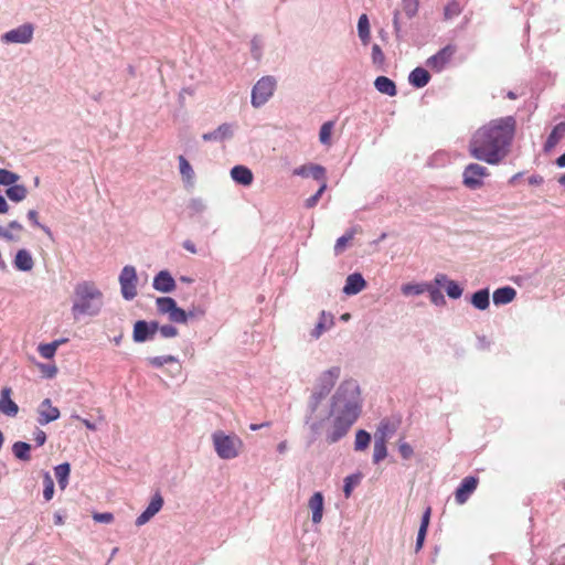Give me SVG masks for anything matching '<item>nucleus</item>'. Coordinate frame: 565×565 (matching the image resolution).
<instances>
[{
	"mask_svg": "<svg viewBox=\"0 0 565 565\" xmlns=\"http://www.w3.org/2000/svg\"><path fill=\"white\" fill-rule=\"evenodd\" d=\"M75 299L72 306L74 318L79 316L95 317L99 315L103 305V292L92 281H82L75 286Z\"/></svg>",
	"mask_w": 565,
	"mask_h": 565,
	"instance_id": "nucleus-3",
	"label": "nucleus"
},
{
	"mask_svg": "<svg viewBox=\"0 0 565 565\" xmlns=\"http://www.w3.org/2000/svg\"><path fill=\"white\" fill-rule=\"evenodd\" d=\"M168 318L172 323H180V324L186 323L185 310L180 307H177L174 310H172L171 313L168 316Z\"/></svg>",
	"mask_w": 565,
	"mask_h": 565,
	"instance_id": "nucleus-52",
	"label": "nucleus"
},
{
	"mask_svg": "<svg viewBox=\"0 0 565 565\" xmlns=\"http://www.w3.org/2000/svg\"><path fill=\"white\" fill-rule=\"evenodd\" d=\"M428 282H422V284H404L401 287V291L404 296H419L424 294L427 290Z\"/></svg>",
	"mask_w": 565,
	"mask_h": 565,
	"instance_id": "nucleus-39",
	"label": "nucleus"
},
{
	"mask_svg": "<svg viewBox=\"0 0 565 565\" xmlns=\"http://www.w3.org/2000/svg\"><path fill=\"white\" fill-rule=\"evenodd\" d=\"M515 296H516V291L513 287L504 286V287H500L493 291L492 299H493L494 305L502 306V305H508L511 301H513Z\"/></svg>",
	"mask_w": 565,
	"mask_h": 565,
	"instance_id": "nucleus-27",
	"label": "nucleus"
},
{
	"mask_svg": "<svg viewBox=\"0 0 565 565\" xmlns=\"http://www.w3.org/2000/svg\"><path fill=\"white\" fill-rule=\"evenodd\" d=\"M6 195L10 201L18 203L26 198L28 190L23 184L14 183L7 188Z\"/></svg>",
	"mask_w": 565,
	"mask_h": 565,
	"instance_id": "nucleus-32",
	"label": "nucleus"
},
{
	"mask_svg": "<svg viewBox=\"0 0 565 565\" xmlns=\"http://www.w3.org/2000/svg\"><path fill=\"white\" fill-rule=\"evenodd\" d=\"M137 271L131 265H126L119 275L120 291L125 300H132L137 296Z\"/></svg>",
	"mask_w": 565,
	"mask_h": 565,
	"instance_id": "nucleus-8",
	"label": "nucleus"
},
{
	"mask_svg": "<svg viewBox=\"0 0 565 565\" xmlns=\"http://www.w3.org/2000/svg\"><path fill=\"white\" fill-rule=\"evenodd\" d=\"M60 414L58 408L52 405L51 399L45 398L39 406L38 423L42 426L47 425L51 422L56 420L60 417Z\"/></svg>",
	"mask_w": 565,
	"mask_h": 565,
	"instance_id": "nucleus-15",
	"label": "nucleus"
},
{
	"mask_svg": "<svg viewBox=\"0 0 565 565\" xmlns=\"http://www.w3.org/2000/svg\"><path fill=\"white\" fill-rule=\"evenodd\" d=\"M34 26L31 23H24L1 35L3 43L28 44L33 39Z\"/></svg>",
	"mask_w": 565,
	"mask_h": 565,
	"instance_id": "nucleus-10",
	"label": "nucleus"
},
{
	"mask_svg": "<svg viewBox=\"0 0 565 565\" xmlns=\"http://www.w3.org/2000/svg\"><path fill=\"white\" fill-rule=\"evenodd\" d=\"M186 313V322L192 318H199L203 317L205 315V311L201 307H192L190 310H185Z\"/></svg>",
	"mask_w": 565,
	"mask_h": 565,
	"instance_id": "nucleus-61",
	"label": "nucleus"
},
{
	"mask_svg": "<svg viewBox=\"0 0 565 565\" xmlns=\"http://www.w3.org/2000/svg\"><path fill=\"white\" fill-rule=\"evenodd\" d=\"M43 497L46 501H50L54 494V481L50 475V472L45 471L43 473Z\"/></svg>",
	"mask_w": 565,
	"mask_h": 565,
	"instance_id": "nucleus-47",
	"label": "nucleus"
},
{
	"mask_svg": "<svg viewBox=\"0 0 565 565\" xmlns=\"http://www.w3.org/2000/svg\"><path fill=\"white\" fill-rule=\"evenodd\" d=\"M163 498L159 491H157L147 505V508L142 511V513L137 516L135 524L137 526L145 525L148 523L163 507Z\"/></svg>",
	"mask_w": 565,
	"mask_h": 565,
	"instance_id": "nucleus-12",
	"label": "nucleus"
},
{
	"mask_svg": "<svg viewBox=\"0 0 565 565\" xmlns=\"http://www.w3.org/2000/svg\"><path fill=\"white\" fill-rule=\"evenodd\" d=\"M334 128V122L329 120L322 124L319 131V141L324 146L331 145V135Z\"/></svg>",
	"mask_w": 565,
	"mask_h": 565,
	"instance_id": "nucleus-41",
	"label": "nucleus"
},
{
	"mask_svg": "<svg viewBox=\"0 0 565 565\" xmlns=\"http://www.w3.org/2000/svg\"><path fill=\"white\" fill-rule=\"evenodd\" d=\"M31 445L25 441H15L12 445V452L14 457L21 461H29L31 459Z\"/></svg>",
	"mask_w": 565,
	"mask_h": 565,
	"instance_id": "nucleus-34",
	"label": "nucleus"
},
{
	"mask_svg": "<svg viewBox=\"0 0 565 565\" xmlns=\"http://www.w3.org/2000/svg\"><path fill=\"white\" fill-rule=\"evenodd\" d=\"M29 221L36 227H41L43 231L50 233V230L43 225L40 224L38 212L35 210H30L26 214Z\"/></svg>",
	"mask_w": 565,
	"mask_h": 565,
	"instance_id": "nucleus-59",
	"label": "nucleus"
},
{
	"mask_svg": "<svg viewBox=\"0 0 565 565\" xmlns=\"http://www.w3.org/2000/svg\"><path fill=\"white\" fill-rule=\"evenodd\" d=\"M152 287L160 292L169 294L175 289V280L168 270H161L154 276Z\"/></svg>",
	"mask_w": 565,
	"mask_h": 565,
	"instance_id": "nucleus-18",
	"label": "nucleus"
},
{
	"mask_svg": "<svg viewBox=\"0 0 565 565\" xmlns=\"http://www.w3.org/2000/svg\"><path fill=\"white\" fill-rule=\"evenodd\" d=\"M396 431V426L391 423L388 419L381 420L377 430L375 433L374 439L376 437H382L384 441L387 443V439L391 438Z\"/></svg>",
	"mask_w": 565,
	"mask_h": 565,
	"instance_id": "nucleus-36",
	"label": "nucleus"
},
{
	"mask_svg": "<svg viewBox=\"0 0 565 565\" xmlns=\"http://www.w3.org/2000/svg\"><path fill=\"white\" fill-rule=\"evenodd\" d=\"M398 451L402 458L405 460L411 459L412 456L414 455L413 447L408 443L402 440L398 443Z\"/></svg>",
	"mask_w": 565,
	"mask_h": 565,
	"instance_id": "nucleus-56",
	"label": "nucleus"
},
{
	"mask_svg": "<svg viewBox=\"0 0 565 565\" xmlns=\"http://www.w3.org/2000/svg\"><path fill=\"white\" fill-rule=\"evenodd\" d=\"M157 310L160 315H170L178 305L177 301L171 297H159L156 300Z\"/></svg>",
	"mask_w": 565,
	"mask_h": 565,
	"instance_id": "nucleus-37",
	"label": "nucleus"
},
{
	"mask_svg": "<svg viewBox=\"0 0 565 565\" xmlns=\"http://www.w3.org/2000/svg\"><path fill=\"white\" fill-rule=\"evenodd\" d=\"M309 508L312 511L311 520L315 524H318L322 520L324 498L321 492H315L308 502Z\"/></svg>",
	"mask_w": 565,
	"mask_h": 565,
	"instance_id": "nucleus-22",
	"label": "nucleus"
},
{
	"mask_svg": "<svg viewBox=\"0 0 565 565\" xmlns=\"http://www.w3.org/2000/svg\"><path fill=\"white\" fill-rule=\"evenodd\" d=\"M403 10L412 19L418 11V0H402Z\"/></svg>",
	"mask_w": 565,
	"mask_h": 565,
	"instance_id": "nucleus-53",
	"label": "nucleus"
},
{
	"mask_svg": "<svg viewBox=\"0 0 565 565\" xmlns=\"http://www.w3.org/2000/svg\"><path fill=\"white\" fill-rule=\"evenodd\" d=\"M427 531L418 529L417 537H416V544H415V552H419L423 548L425 539H426Z\"/></svg>",
	"mask_w": 565,
	"mask_h": 565,
	"instance_id": "nucleus-62",
	"label": "nucleus"
},
{
	"mask_svg": "<svg viewBox=\"0 0 565 565\" xmlns=\"http://www.w3.org/2000/svg\"><path fill=\"white\" fill-rule=\"evenodd\" d=\"M20 180V175L7 170L0 169V185L10 186Z\"/></svg>",
	"mask_w": 565,
	"mask_h": 565,
	"instance_id": "nucleus-46",
	"label": "nucleus"
},
{
	"mask_svg": "<svg viewBox=\"0 0 565 565\" xmlns=\"http://www.w3.org/2000/svg\"><path fill=\"white\" fill-rule=\"evenodd\" d=\"M56 350L57 349L55 347V343H53V342L42 343L38 348L39 353L44 359H52V358H54V355L56 353Z\"/></svg>",
	"mask_w": 565,
	"mask_h": 565,
	"instance_id": "nucleus-51",
	"label": "nucleus"
},
{
	"mask_svg": "<svg viewBox=\"0 0 565 565\" xmlns=\"http://www.w3.org/2000/svg\"><path fill=\"white\" fill-rule=\"evenodd\" d=\"M471 305L479 310H486L490 305V292L488 288L479 289L471 296Z\"/></svg>",
	"mask_w": 565,
	"mask_h": 565,
	"instance_id": "nucleus-30",
	"label": "nucleus"
},
{
	"mask_svg": "<svg viewBox=\"0 0 565 565\" xmlns=\"http://www.w3.org/2000/svg\"><path fill=\"white\" fill-rule=\"evenodd\" d=\"M234 135L233 125L228 122H224L220 125L213 131H209L202 135V139L204 141H216L221 142L227 139H231Z\"/></svg>",
	"mask_w": 565,
	"mask_h": 565,
	"instance_id": "nucleus-19",
	"label": "nucleus"
},
{
	"mask_svg": "<svg viewBox=\"0 0 565 565\" xmlns=\"http://www.w3.org/2000/svg\"><path fill=\"white\" fill-rule=\"evenodd\" d=\"M179 169L185 185L193 186L195 173L190 162L183 156H179Z\"/></svg>",
	"mask_w": 565,
	"mask_h": 565,
	"instance_id": "nucleus-29",
	"label": "nucleus"
},
{
	"mask_svg": "<svg viewBox=\"0 0 565 565\" xmlns=\"http://www.w3.org/2000/svg\"><path fill=\"white\" fill-rule=\"evenodd\" d=\"M352 238H353L352 232L347 233V234L342 235L341 237H339L334 244L335 254H340L344 249L347 243L349 241H351Z\"/></svg>",
	"mask_w": 565,
	"mask_h": 565,
	"instance_id": "nucleus-55",
	"label": "nucleus"
},
{
	"mask_svg": "<svg viewBox=\"0 0 565 565\" xmlns=\"http://www.w3.org/2000/svg\"><path fill=\"white\" fill-rule=\"evenodd\" d=\"M55 478L57 480L58 487L64 490L68 484V478L71 473V465L68 462H63L57 465L54 468Z\"/></svg>",
	"mask_w": 565,
	"mask_h": 565,
	"instance_id": "nucleus-31",
	"label": "nucleus"
},
{
	"mask_svg": "<svg viewBox=\"0 0 565 565\" xmlns=\"http://www.w3.org/2000/svg\"><path fill=\"white\" fill-rule=\"evenodd\" d=\"M361 481L360 473H353L344 478L343 493L345 498H350L355 486Z\"/></svg>",
	"mask_w": 565,
	"mask_h": 565,
	"instance_id": "nucleus-45",
	"label": "nucleus"
},
{
	"mask_svg": "<svg viewBox=\"0 0 565 565\" xmlns=\"http://www.w3.org/2000/svg\"><path fill=\"white\" fill-rule=\"evenodd\" d=\"M158 331L160 332L161 337L164 339L175 338L179 334L178 328L173 324H159Z\"/></svg>",
	"mask_w": 565,
	"mask_h": 565,
	"instance_id": "nucleus-54",
	"label": "nucleus"
},
{
	"mask_svg": "<svg viewBox=\"0 0 565 565\" xmlns=\"http://www.w3.org/2000/svg\"><path fill=\"white\" fill-rule=\"evenodd\" d=\"M565 136V121L558 122L554 126L552 131L550 132L545 143L544 151L550 152L556 145L561 141V139Z\"/></svg>",
	"mask_w": 565,
	"mask_h": 565,
	"instance_id": "nucleus-26",
	"label": "nucleus"
},
{
	"mask_svg": "<svg viewBox=\"0 0 565 565\" xmlns=\"http://www.w3.org/2000/svg\"><path fill=\"white\" fill-rule=\"evenodd\" d=\"M479 479L475 476L463 478L456 489L455 500L458 504H463L478 487Z\"/></svg>",
	"mask_w": 565,
	"mask_h": 565,
	"instance_id": "nucleus-13",
	"label": "nucleus"
},
{
	"mask_svg": "<svg viewBox=\"0 0 565 565\" xmlns=\"http://www.w3.org/2000/svg\"><path fill=\"white\" fill-rule=\"evenodd\" d=\"M13 265L18 270L30 271L34 266L31 253L24 248L19 249L14 256Z\"/></svg>",
	"mask_w": 565,
	"mask_h": 565,
	"instance_id": "nucleus-25",
	"label": "nucleus"
},
{
	"mask_svg": "<svg viewBox=\"0 0 565 565\" xmlns=\"http://www.w3.org/2000/svg\"><path fill=\"white\" fill-rule=\"evenodd\" d=\"M490 172L488 168L472 162L465 167L462 172V184L471 190L476 191L483 186L484 182L483 179L489 177Z\"/></svg>",
	"mask_w": 565,
	"mask_h": 565,
	"instance_id": "nucleus-7",
	"label": "nucleus"
},
{
	"mask_svg": "<svg viewBox=\"0 0 565 565\" xmlns=\"http://www.w3.org/2000/svg\"><path fill=\"white\" fill-rule=\"evenodd\" d=\"M46 434L42 429L36 428L34 431V441L36 446H43L46 441Z\"/></svg>",
	"mask_w": 565,
	"mask_h": 565,
	"instance_id": "nucleus-64",
	"label": "nucleus"
},
{
	"mask_svg": "<svg viewBox=\"0 0 565 565\" xmlns=\"http://www.w3.org/2000/svg\"><path fill=\"white\" fill-rule=\"evenodd\" d=\"M340 375L341 367L331 366L318 376L307 404L308 415L306 417V424H309L312 415L318 411L321 402L330 394Z\"/></svg>",
	"mask_w": 565,
	"mask_h": 565,
	"instance_id": "nucleus-4",
	"label": "nucleus"
},
{
	"mask_svg": "<svg viewBox=\"0 0 565 565\" xmlns=\"http://www.w3.org/2000/svg\"><path fill=\"white\" fill-rule=\"evenodd\" d=\"M40 369L46 379H53L57 373V367L54 364H40Z\"/></svg>",
	"mask_w": 565,
	"mask_h": 565,
	"instance_id": "nucleus-58",
	"label": "nucleus"
},
{
	"mask_svg": "<svg viewBox=\"0 0 565 565\" xmlns=\"http://www.w3.org/2000/svg\"><path fill=\"white\" fill-rule=\"evenodd\" d=\"M326 189H327V182L323 181L321 183V185L319 186L318 191L305 201V207H307V209L315 207L318 204V202H319L320 198L322 196L323 192L326 191Z\"/></svg>",
	"mask_w": 565,
	"mask_h": 565,
	"instance_id": "nucleus-49",
	"label": "nucleus"
},
{
	"mask_svg": "<svg viewBox=\"0 0 565 565\" xmlns=\"http://www.w3.org/2000/svg\"><path fill=\"white\" fill-rule=\"evenodd\" d=\"M326 172L327 171L324 167L316 163H310L295 168L292 174L301 178L312 177L315 180L321 181L322 183L323 181H326Z\"/></svg>",
	"mask_w": 565,
	"mask_h": 565,
	"instance_id": "nucleus-14",
	"label": "nucleus"
},
{
	"mask_svg": "<svg viewBox=\"0 0 565 565\" xmlns=\"http://www.w3.org/2000/svg\"><path fill=\"white\" fill-rule=\"evenodd\" d=\"M439 286H433L431 284H428V287H427V292L429 294V298H430V301L435 305V306H445L446 305V299H445V296L443 295V292L440 291V289L438 288Z\"/></svg>",
	"mask_w": 565,
	"mask_h": 565,
	"instance_id": "nucleus-43",
	"label": "nucleus"
},
{
	"mask_svg": "<svg viewBox=\"0 0 565 565\" xmlns=\"http://www.w3.org/2000/svg\"><path fill=\"white\" fill-rule=\"evenodd\" d=\"M461 13V6L458 1L449 2L444 10L445 19H452Z\"/></svg>",
	"mask_w": 565,
	"mask_h": 565,
	"instance_id": "nucleus-50",
	"label": "nucleus"
},
{
	"mask_svg": "<svg viewBox=\"0 0 565 565\" xmlns=\"http://www.w3.org/2000/svg\"><path fill=\"white\" fill-rule=\"evenodd\" d=\"M358 34L362 44L366 45L370 42V21L365 13L361 14L358 21Z\"/></svg>",
	"mask_w": 565,
	"mask_h": 565,
	"instance_id": "nucleus-33",
	"label": "nucleus"
},
{
	"mask_svg": "<svg viewBox=\"0 0 565 565\" xmlns=\"http://www.w3.org/2000/svg\"><path fill=\"white\" fill-rule=\"evenodd\" d=\"M334 326V317L331 312L322 310L319 313L318 322L310 332V337L313 340H318L326 331L330 330Z\"/></svg>",
	"mask_w": 565,
	"mask_h": 565,
	"instance_id": "nucleus-17",
	"label": "nucleus"
},
{
	"mask_svg": "<svg viewBox=\"0 0 565 565\" xmlns=\"http://www.w3.org/2000/svg\"><path fill=\"white\" fill-rule=\"evenodd\" d=\"M362 412L361 391L355 380L343 381L330 399L329 415L332 418L326 433L329 445L340 441L348 435Z\"/></svg>",
	"mask_w": 565,
	"mask_h": 565,
	"instance_id": "nucleus-2",
	"label": "nucleus"
},
{
	"mask_svg": "<svg viewBox=\"0 0 565 565\" xmlns=\"http://www.w3.org/2000/svg\"><path fill=\"white\" fill-rule=\"evenodd\" d=\"M436 286H446L447 296L451 299H459L462 296V287L455 280H450L445 274H437L434 278Z\"/></svg>",
	"mask_w": 565,
	"mask_h": 565,
	"instance_id": "nucleus-16",
	"label": "nucleus"
},
{
	"mask_svg": "<svg viewBox=\"0 0 565 565\" xmlns=\"http://www.w3.org/2000/svg\"><path fill=\"white\" fill-rule=\"evenodd\" d=\"M515 126L514 117L507 116L480 127L469 141L470 157L488 164H499L509 152Z\"/></svg>",
	"mask_w": 565,
	"mask_h": 565,
	"instance_id": "nucleus-1",
	"label": "nucleus"
},
{
	"mask_svg": "<svg viewBox=\"0 0 565 565\" xmlns=\"http://www.w3.org/2000/svg\"><path fill=\"white\" fill-rule=\"evenodd\" d=\"M371 57H372V63L379 67V68H382L384 63H385V55L381 49V46L379 44H373L372 45V53H371Z\"/></svg>",
	"mask_w": 565,
	"mask_h": 565,
	"instance_id": "nucleus-48",
	"label": "nucleus"
},
{
	"mask_svg": "<svg viewBox=\"0 0 565 565\" xmlns=\"http://www.w3.org/2000/svg\"><path fill=\"white\" fill-rule=\"evenodd\" d=\"M430 513H431V509H430V507H428L422 515L420 525H419L420 530H423V529L426 531L428 530V525H429V521H430Z\"/></svg>",
	"mask_w": 565,
	"mask_h": 565,
	"instance_id": "nucleus-63",
	"label": "nucleus"
},
{
	"mask_svg": "<svg viewBox=\"0 0 565 565\" xmlns=\"http://www.w3.org/2000/svg\"><path fill=\"white\" fill-rule=\"evenodd\" d=\"M147 362L152 367L159 369V367H162L164 364L178 363L179 360L174 355H159V356L148 358Z\"/></svg>",
	"mask_w": 565,
	"mask_h": 565,
	"instance_id": "nucleus-42",
	"label": "nucleus"
},
{
	"mask_svg": "<svg viewBox=\"0 0 565 565\" xmlns=\"http://www.w3.org/2000/svg\"><path fill=\"white\" fill-rule=\"evenodd\" d=\"M374 87L381 94L394 97L397 94V87L394 81L386 76H377L374 81Z\"/></svg>",
	"mask_w": 565,
	"mask_h": 565,
	"instance_id": "nucleus-28",
	"label": "nucleus"
},
{
	"mask_svg": "<svg viewBox=\"0 0 565 565\" xmlns=\"http://www.w3.org/2000/svg\"><path fill=\"white\" fill-rule=\"evenodd\" d=\"M430 78L431 76L429 72L420 66L414 68L408 75V82L415 88L425 87L429 83Z\"/></svg>",
	"mask_w": 565,
	"mask_h": 565,
	"instance_id": "nucleus-23",
	"label": "nucleus"
},
{
	"mask_svg": "<svg viewBox=\"0 0 565 565\" xmlns=\"http://www.w3.org/2000/svg\"><path fill=\"white\" fill-rule=\"evenodd\" d=\"M232 179L241 185H250L253 182V172L249 168L245 166H235L231 169Z\"/></svg>",
	"mask_w": 565,
	"mask_h": 565,
	"instance_id": "nucleus-24",
	"label": "nucleus"
},
{
	"mask_svg": "<svg viewBox=\"0 0 565 565\" xmlns=\"http://www.w3.org/2000/svg\"><path fill=\"white\" fill-rule=\"evenodd\" d=\"M399 11L398 10H395L394 13H393V28H394V32H395V35L397 39H401L402 35H401V32H402V25H401V22H399Z\"/></svg>",
	"mask_w": 565,
	"mask_h": 565,
	"instance_id": "nucleus-60",
	"label": "nucleus"
},
{
	"mask_svg": "<svg viewBox=\"0 0 565 565\" xmlns=\"http://www.w3.org/2000/svg\"><path fill=\"white\" fill-rule=\"evenodd\" d=\"M276 85L277 82L274 76L266 75L260 77L252 88L250 103L253 107L259 108L264 106L274 95Z\"/></svg>",
	"mask_w": 565,
	"mask_h": 565,
	"instance_id": "nucleus-6",
	"label": "nucleus"
},
{
	"mask_svg": "<svg viewBox=\"0 0 565 565\" xmlns=\"http://www.w3.org/2000/svg\"><path fill=\"white\" fill-rule=\"evenodd\" d=\"M366 287V281L362 274L353 273L350 274L345 279V285L342 289L347 296H353L361 292Z\"/></svg>",
	"mask_w": 565,
	"mask_h": 565,
	"instance_id": "nucleus-20",
	"label": "nucleus"
},
{
	"mask_svg": "<svg viewBox=\"0 0 565 565\" xmlns=\"http://www.w3.org/2000/svg\"><path fill=\"white\" fill-rule=\"evenodd\" d=\"M11 388L3 387L0 392V413L14 417L19 412V406L11 399Z\"/></svg>",
	"mask_w": 565,
	"mask_h": 565,
	"instance_id": "nucleus-21",
	"label": "nucleus"
},
{
	"mask_svg": "<svg viewBox=\"0 0 565 565\" xmlns=\"http://www.w3.org/2000/svg\"><path fill=\"white\" fill-rule=\"evenodd\" d=\"M159 329V322L156 320H137L134 324L132 340L136 343H143L153 340Z\"/></svg>",
	"mask_w": 565,
	"mask_h": 565,
	"instance_id": "nucleus-9",
	"label": "nucleus"
},
{
	"mask_svg": "<svg viewBox=\"0 0 565 565\" xmlns=\"http://www.w3.org/2000/svg\"><path fill=\"white\" fill-rule=\"evenodd\" d=\"M386 456H387L386 441H384L382 437H376L374 439L373 462L375 465H377L383 459H385Z\"/></svg>",
	"mask_w": 565,
	"mask_h": 565,
	"instance_id": "nucleus-38",
	"label": "nucleus"
},
{
	"mask_svg": "<svg viewBox=\"0 0 565 565\" xmlns=\"http://www.w3.org/2000/svg\"><path fill=\"white\" fill-rule=\"evenodd\" d=\"M371 434L364 429H359L355 434V440H354V450L355 451H363L365 450L370 443H371Z\"/></svg>",
	"mask_w": 565,
	"mask_h": 565,
	"instance_id": "nucleus-40",
	"label": "nucleus"
},
{
	"mask_svg": "<svg viewBox=\"0 0 565 565\" xmlns=\"http://www.w3.org/2000/svg\"><path fill=\"white\" fill-rule=\"evenodd\" d=\"M93 520L97 523H111L114 521V514L110 512H96L93 514Z\"/></svg>",
	"mask_w": 565,
	"mask_h": 565,
	"instance_id": "nucleus-57",
	"label": "nucleus"
},
{
	"mask_svg": "<svg viewBox=\"0 0 565 565\" xmlns=\"http://www.w3.org/2000/svg\"><path fill=\"white\" fill-rule=\"evenodd\" d=\"M186 209L189 211V216L194 217L203 214L206 211L207 205L202 198H192L189 200Z\"/></svg>",
	"mask_w": 565,
	"mask_h": 565,
	"instance_id": "nucleus-35",
	"label": "nucleus"
},
{
	"mask_svg": "<svg viewBox=\"0 0 565 565\" xmlns=\"http://www.w3.org/2000/svg\"><path fill=\"white\" fill-rule=\"evenodd\" d=\"M212 441L216 455L224 460H231L238 456L243 443L235 434L227 435L223 430L212 434Z\"/></svg>",
	"mask_w": 565,
	"mask_h": 565,
	"instance_id": "nucleus-5",
	"label": "nucleus"
},
{
	"mask_svg": "<svg viewBox=\"0 0 565 565\" xmlns=\"http://www.w3.org/2000/svg\"><path fill=\"white\" fill-rule=\"evenodd\" d=\"M264 50V40L259 35H255L250 41V55L255 61H260Z\"/></svg>",
	"mask_w": 565,
	"mask_h": 565,
	"instance_id": "nucleus-44",
	"label": "nucleus"
},
{
	"mask_svg": "<svg viewBox=\"0 0 565 565\" xmlns=\"http://www.w3.org/2000/svg\"><path fill=\"white\" fill-rule=\"evenodd\" d=\"M456 53V46L448 44L440 49L436 54L427 58L426 65L436 73L445 70L446 65L450 62Z\"/></svg>",
	"mask_w": 565,
	"mask_h": 565,
	"instance_id": "nucleus-11",
	"label": "nucleus"
}]
</instances>
